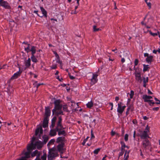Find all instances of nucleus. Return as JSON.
<instances>
[{
  "label": "nucleus",
  "mask_w": 160,
  "mask_h": 160,
  "mask_svg": "<svg viewBox=\"0 0 160 160\" xmlns=\"http://www.w3.org/2000/svg\"><path fill=\"white\" fill-rule=\"evenodd\" d=\"M57 68V66L56 65H52L51 67V68L52 69H55L56 68Z\"/></svg>",
  "instance_id": "37998d69"
},
{
  "label": "nucleus",
  "mask_w": 160,
  "mask_h": 160,
  "mask_svg": "<svg viewBox=\"0 0 160 160\" xmlns=\"http://www.w3.org/2000/svg\"><path fill=\"white\" fill-rule=\"evenodd\" d=\"M60 141H57V143H58L57 148L59 152L61 153H63L65 151V148H64V143L62 142H60Z\"/></svg>",
  "instance_id": "423d86ee"
},
{
  "label": "nucleus",
  "mask_w": 160,
  "mask_h": 160,
  "mask_svg": "<svg viewBox=\"0 0 160 160\" xmlns=\"http://www.w3.org/2000/svg\"><path fill=\"white\" fill-rule=\"evenodd\" d=\"M153 60V57L152 56L150 55L148 57H147L146 58V62L149 64H151Z\"/></svg>",
  "instance_id": "5701e85b"
},
{
  "label": "nucleus",
  "mask_w": 160,
  "mask_h": 160,
  "mask_svg": "<svg viewBox=\"0 0 160 160\" xmlns=\"http://www.w3.org/2000/svg\"><path fill=\"white\" fill-rule=\"evenodd\" d=\"M143 99L144 100V102H148L149 103V102L151 101V100H149L148 96L147 95H143L142 97Z\"/></svg>",
  "instance_id": "393cba45"
},
{
  "label": "nucleus",
  "mask_w": 160,
  "mask_h": 160,
  "mask_svg": "<svg viewBox=\"0 0 160 160\" xmlns=\"http://www.w3.org/2000/svg\"><path fill=\"white\" fill-rule=\"evenodd\" d=\"M133 69H134V70L135 71V72L134 73L138 72V71H137V68H135V66L134 67Z\"/></svg>",
  "instance_id": "680f3d73"
},
{
  "label": "nucleus",
  "mask_w": 160,
  "mask_h": 160,
  "mask_svg": "<svg viewBox=\"0 0 160 160\" xmlns=\"http://www.w3.org/2000/svg\"><path fill=\"white\" fill-rule=\"evenodd\" d=\"M94 138V136L93 134L92 133V131H91V139H93Z\"/></svg>",
  "instance_id": "5fc2aeb1"
},
{
  "label": "nucleus",
  "mask_w": 160,
  "mask_h": 160,
  "mask_svg": "<svg viewBox=\"0 0 160 160\" xmlns=\"http://www.w3.org/2000/svg\"><path fill=\"white\" fill-rule=\"evenodd\" d=\"M72 112H76L78 111V110L76 108H75V109H74V108H72Z\"/></svg>",
  "instance_id": "864d4df0"
},
{
  "label": "nucleus",
  "mask_w": 160,
  "mask_h": 160,
  "mask_svg": "<svg viewBox=\"0 0 160 160\" xmlns=\"http://www.w3.org/2000/svg\"><path fill=\"white\" fill-rule=\"evenodd\" d=\"M118 107L117 108V111L118 113L121 114H122L124 110H123L122 106L120 103H118Z\"/></svg>",
  "instance_id": "a211bd4d"
},
{
  "label": "nucleus",
  "mask_w": 160,
  "mask_h": 160,
  "mask_svg": "<svg viewBox=\"0 0 160 160\" xmlns=\"http://www.w3.org/2000/svg\"><path fill=\"white\" fill-rule=\"evenodd\" d=\"M41 152H38V150H35L31 154V156L32 157H33L35 156H37V157H39L41 154Z\"/></svg>",
  "instance_id": "aec40b11"
},
{
  "label": "nucleus",
  "mask_w": 160,
  "mask_h": 160,
  "mask_svg": "<svg viewBox=\"0 0 160 160\" xmlns=\"http://www.w3.org/2000/svg\"><path fill=\"white\" fill-rule=\"evenodd\" d=\"M136 80L138 82L141 83L142 79L141 77L140 72L134 73Z\"/></svg>",
  "instance_id": "9b49d317"
},
{
  "label": "nucleus",
  "mask_w": 160,
  "mask_h": 160,
  "mask_svg": "<svg viewBox=\"0 0 160 160\" xmlns=\"http://www.w3.org/2000/svg\"><path fill=\"white\" fill-rule=\"evenodd\" d=\"M148 132L146 130H144L142 133L141 137L142 139H147L149 138Z\"/></svg>",
  "instance_id": "ddd939ff"
},
{
  "label": "nucleus",
  "mask_w": 160,
  "mask_h": 160,
  "mask_svg": "<svg viewBox=\"0 0 160 160\" xmlns=\"http://www.w3.org/2000/svg\"><path fill=\"white\" fill-rule=\"evenodd\" d=\"M38 11H37V10L34 11V12H33L34 13L37 14L38 15V16L39 17H40V16H41L39 15L38 14Z\"/></svg>",
  "instance_id": "8fccbe9b"
},
{
  "label": "nucleus",
  "mask_w": 160,
  "mask_h": 160,
  "mask_svg": "<svg viewBox=\"0 0 160 160\" xmlns=\"http://www.w3.org/2000/svg\"><path fill=\"white\" fill-rule=\"evenodd\" d=\"M119 100V98L118 97H116L115 98V101L117 102L118 100Z\"/></svg>",
  "instance_id": "0e129e2a"
},
{
  "label": "nucleus",
  "mask_w": 160,
  "mask_h": 160,
  "mask_svg": "<svg viewBox=\"0 0 160 160\" xmlns=\"http://www.w3.org/2000/svg\"><path fill=\"white\" fill-rule=\"evenodd\" d=\"M157 52V50H153L152 51V52L154 54H156Z\"/></svg>",
  "instance_id": "774afa93"
},
{
  "label": "nucleus",
  "mask_w": 160,
  "mask_h": 160,
  "mask_svg": "<svg viewBox=\"0 0 160 160\" xmlns=\"http://www.w3.org/2000/svg\"><path fill=\"white\" fill-rule=\"evenodd\" d=\"M98 75L97 74H93L92 75V77L91 78V84L93 85L95 84L98 81L97 77Z\"/></svg>",
  "instance_id": "1a4fd4ad"
},
{
  "label": "nucleus",
  "mask_w": 160,
  "mask_h": 160,
  "mask_svg": "<svg viewBox=\"0 0 160 160\" xmlns=\"http://www.w3.org/2000/svg\"><path fill=\"white\" fill-rule=\"evenodd\" d=\"M143 72H145L146 71H149V69L150 68L149 66L148 65L143 64Z\"/></svg>",
  "instance_id": "a878e982"
},
{
  "label": "nucleus",
  "mask_w": 160,
  "mask_h": 160,
  "mask_svg": "<svg viewBox=\"0 0 160 160\" xmlns=\"http://www.w3.org/2000/svg\"><path fill=\"white\" fill-rule=\"evenodd\" d=\"M19 70L16 72L14 73L11 78V80H12L18 78L20 77L22 71L20 70V67H19Z\"/></svg>",
  "instance_id": "6e6552de"
},
{
  "label": "nucleus",
  "mask_w": 160,
  "mask_h": 160,
  "mask_svg": "<svg viewBox=\"0 0 160 160\" xmlns=\"http://www.w3.org/2000/svg\"><path fill=\"white\" fill-rule=\"evenodd\" d=\"M138 63V59H135L134 61L135 66H137Z\"/></svg>",
  "instance_id": "ea45409f"
},
{
  "label": "nucleus",
  "mask_w": 160,
  "mask_h": 160,
  "mask_svg": "<svg viewBox=\"0 0 160 160\" xmlns=\"http://www.w3.org/2000/svg\"><path fill=\"white\" fill-rule=\"evenodd\" d=\"M121 143L122 145V146H121V151H122L119 153V156H122L123 155V153H124V151L125 150L124 149V148H127L128 149H129V147H128V146H126L125 144L123 141H121Z\"/></svg>",
  "instance_id": "9d476101"
},
{
  "label": "nucleus",
  "mask_w": 160,
  "mask_h": 160,
  "mask_svg": "<svg viewBox=\"0 0 160 160\" xmlns=\"http://www.w3.org/2000/svg\"><path fill=\"white\" fill-rule=\"evenodd\" d=\"M151 101L149 102L148 103L151 106H153L154 104H155V102H153V100H151Z\"/></svg>",
  "instance_id": "f704fd0d"
},
{
  "label": "nucleus",
  "mask_w": 160,
  "mask_h": 160,
  "mask_svg": "<svg viewBox=\"0 0 160 160\" xmlns=\"http://www.w3.org/2000/svg\"><path fill=\"white\" fill-rule=\"evenodd\" d=\"M61 101L60 99H55L54 102V108L52 110V115H54L56 116H59V115H64L63 112L62 110L64 111L69 112L68 109V107L67 105L65 104L62 105L61 104Z\"/></svg>",
  "instance_id": "f03ea898"
},
{
  "label": "nucleus",
  "mask_w": 160,
  "mask_h": 160,
  "mask_svg": "<svg viewBox=\"0 0 160 160\" xmlns=\"http://www.w3.org/2000/svg\"><path fill=\"white\" fill-rule=\"evenodd\" d=\"M101 150L100 148H98L95 150L93 151V153L95 154H97L98 152L100 151Z\"/></svg>",
  "instance_id": "2f4dec72"
},
{
  "label": "nucleus",
  "mask_w": 160,
  "mask_h": 160,
  "mask_svg": "<svg viewBox=\"0 0 160 160\" xmlns=\"http://www.w3.org/2000/svg\"><path fill=\"white\" fill-rule=\"evenodd\" d=\"M142 81L143 83V87L146 88L147 85L146 83H148V78L147 77L145 78L144 77H143Z\"/></svg>",
  "instance_id": "6ab92c4d"
},
{
  "label": "nucleus",
  "mask_w": 160,
  "mask_h": 160,
  "mask_svg": "<svg viewBox=\"0 0 160 160\" xmlns=\"http://www.w3.org/2000/svg\"><path fill=\"white\" fill-rule=\"evenodd\" d=\"M144 57H147H147H149L150 55H149V54L148 53H144Z\"/></svg>",
  "instance_id": "de8ad7c7"
},
{
  "label": "nucleus",
  "mask_w": 160,
  "mask_h": 160,
  "mask_svg": "<svg viewBox=\"0 0 160 160\" xmlns=\"http://www.w3.org/2000/svg\"><path fill=\"white\" fill-rule=\"evenodd\" d=\"M35 141H32L30 144L28 145L27 146L28 152H25L24 155V156L21 157L22 158H23V160L24 159H27L30 157V153L33 149L36 148L39 149L41 148L42 146V144L40 141L35 142Z\"/></svg>",
  "instance_id": "7ed1b4c3"
},
{
  "label": "nucleus",
  "mask_w": 160,
  "mask_h": 160,
  "mask_svg": "<svg viewBox=\"0 0 160 160\" xmlns=\"http://www.w3.org/2000/svg\"><path fill=\"white\" fill-rule=\"evenodd\" d=\"M51 112L50 109L49 107H45V117L44 118H48L50 116Z\"/></svg>",
  "instance_id": "f8f14e48"
},
{
  "label": "nucleus",
  "mask_w": 160,
  "mask_h": 160,
  "mask_svg": "<svg viewBox=\"0 0 160 160\" xmlns=\"http://www.w3.org/2000/svg\"><path fill=\"white\" fill-rule=\"evenodd\" d=\"M88 141H84L82 143V144L83 145H86L85 144L86 143V142H88Z\"/></svg>",
  "instance_id": "bf43d9fd"
},
{
  "label": "nucleus",
  "mask_w": 160,
  "mask_h": 160,
  "mask_svg": "<svg viewBox=\"0 0 160 160\" xmlns=\"http://www.w3.org/2000/svg\"><path fill=\"white\" fill-rule=\"evenodd\" d=\"M121 61L122 63H123L125 62V59L124 58H122L121 59Z\"/></svg>",
  "instance_id": "338daca9"
},
{
  "label": "nucleus",
  "mask_w": 160,
  "mask_h": 160,
  "mask_svg": "<svg viewBox=\"0 0 160 160\" xmlns=\"http://www.w3.org/2000/svg\"><path fill=\"white\" fill-rule=\"evenodd\" d=\"M93 31L95 32L98 31L100 30L99 28H97V26L96 25L93 26Z\"/></svg>",
  "instance_id": "7c9ffc66"
},
{
  "label": "nucleus",
  "mask_w": 160,
  "mask_h": 160,
  "mask_svg": "<svg viewBox=\"0 0 160 160\" xmlns=\"http://www.w3.org/2000/svg\"><path fill=\"white\" fill-rule=\"evenodd\" d=\"M128 135L127 134H126L124 136L125 140H128Z\"/></svg>",
  "instance_id": "79ce46f5"
},
{
  "label": "nucleus",
  "mask_w": 160,
  "mask_h": 160,
  "mask_svg": "<svg viewBox=\"0 0 160 160\" xmlns=\"http://www.w3.org/2000/svg\"><path fill=\"white\" fill-rule=\"evenodd\" d=\"M57 120V118L56 116H54L52 119L51 124L50 125V128H53Z\"/></svg>",
  "instance_id": "2eb2a0df"
},
{
  "label": "nucleus",
  "mask_w": 160,
  "mask_h": 160,
  "mask_svg": "<svg viewBox=\"0 0 160 160\" xmlns=\"http://www.w3.org/2000/svg\"><path fill=\"white\" fill-rule=\"evenodd\" d=\"M131 101V98H128V101L127 103V105H128V104Z\"/></svg>",
  "instance_id": "69168bd1"
},
{
  "label": "nucleus",
  "mask_w": 160,
  "mask_h": 160,
  "mask_svg": "<svg viewBox=\"0 0 160 160\" xmlns=\"http://www.w3.org/2000/svg\"><path fill=\"white\" fill-rule=\"evenodd\" d=\"M134 95V92L132 90H131L130 91V98L132 99Z\"/></svg>",
  "instance_id": "72a5a7b5"
},
{
  "label": "nucleus",
  "mask_w": 160,
  "mask_h": 160,
  "mask_svg": "<svg viewBox=\"0 0 160 160\" xmlns=\"http://www.w3.org/2000/svg\"><path fill=\"white\" fill-rule=\"evenodd\" d=\"M149 127L148 126V125H147L146 128L145 129V130H146L147 131V132H148L149 131Z\"/></svg>",
  "instance_id": "09e8293b"
},
{
  "label": "nucleus",
  "mask_w": 160,
  "mask_h": 160,
  "mask_svg": "<svg viewBox=\"0 0 160 160\" xmlns=\"http://www.w3.org/2000/svg\"><path fill=\"white\" fill-rule=\"evenodd\" d=\"M0 6L4 8L5 9L9 10L11 9V7L9 4L6 1L0 3Z\"/></svg>",
  "instance_id": "0eeeda50"
},
{
  "label": "nucleus",
  "mask_w": 160,
  "mask_h": 160,
  "mask_svg": "<svg viewBox=\"0 0 160 160\" xmlns=\"http://www.w3.org/2000/svg\"><path fill=\"white\" fill-rule=\"evenodd\" d=\"M143 145L144 147H146L150 145V143L149 141H143Z\"/></svg>",
  "instance_id": "c756f323"
},
{
  "label": "nucleus",
  "mask_w": 160,
  "mask_h": 160,
  "mask_svg": "<svg viewBox=\"0 0 160 160\" xmlns=\"http://www.w3.org/2000/svg\"><path fill=\"white\" fill-rule=\"evenodd\" d=\"M133 107L132 105L131 104L128 106V108L127 109V110L126 112V115L127 116L129 114V111L130 110H131V112H132L133 111Z\"/></svg>",
  "instance_id": "f3484780"
},
{
  "label": "nucleus",
  "mask_w": 160,
  "mask_h": 160,
  "mask_svg": "<svg viewBox=\"0 0 160 160\" xmlns=\"http://www.w3.org/2000/svg\"><path fill=\"white\" fill-rule=\"evenodd\" d=\"M51 128L49 135H48V136H49V138H50V136L53 137L55 136L56 135V132H57V131H56V127L55 129H53V128Z\"/></svg>",
  "instance_id": "4468645a"
},
{
  "label": "nucleus",
  "mask_w": 160,
  "mask_h": 160,
  "mask_svg": "<svg viewBox=\"0 0 160 160\" xmlns=\"http://www.w3.org/2000/svg\"><path fill=\"white\" fill-rule=\"evenodd\" d=\"M27 45L28 46L26 48H25L24 49L25 51L26 52L28 53L30 52V50L31 49V46H32V45L29 44H28Z\"/></svg>",
  "instance_id": "c85d7f7f"
},
{
  "label": "nucleus",
  "mask_w": 160,
  "mask_h": 160,
  "mask_svg": "<svg viewBox=\"0 0 160 160\" xmlns=\"http://www.w3.org/2000/svg\"><path fill=\"white\" fill-rule=\"evenodd\" d=\"M44 84L43 83H39L36 85V87L37 88V89L38 88V87L40 86L41 85H43Z\"/></svg>",
  "instance_id": "49530a36"
},
{
  "label": "nucleus",
  "mask_w": 160,
  "mask_h": 160,
  "mask_svg": "<svg viewBox=\"0 0 160 160\" xmlns=\"http://www.w3.org/2000/svg\"><path fill=\"white\" fill-rule=\"evenodd\" d=\"M6 66V65H4L2 66H0V69L5 68V67Z\"/></svg>",
  "instance_id": "603ef678"
},
{
  "label": "nucleus",
  "mask_w": 160,
  "mask_h": 160,
  "mask_svg": "<svg viewBox=\"0 0 160 160\" xmlns=\"http://www.w3.org/2000/svg\"><path fill=\"white\" fill-rule=\"evenodd\" d=\"M86 144L88 146H90L91 144V143L90 142H86Z\"/></svg>",
  "instance_id": "052dcab7"
},
{
  "label": "nucleus",
  "mask_w": 160,
  "mask_h": 160,
  "mask_svg": "<svg viewBox=\"0 0 160 160\" xmlns=\"http://www.w3.org/2000/svg\"><path fill=\"white\" fill-rule=\"evenodd\" d=\"M56 62L60 64H62V61L60 60V59L59 58V56L58 57V58H56Z\"/></svg>",
  "instance_id": "c9c22d12"
},
{
  "label": "nucleus",
  "mask_w": 160,
  "mask_h": 160,
  "mask_svg": "<svg viewBox=\"0 0 160 160\" xmlns=\"http://www.w3.org/2000/svg\"><path fill=\"white\" fill-rule=\"evenodd\" d=\"M57 155V151L54 148H52L49 151L48 160H53Z\"/></svg>",
  "instance_id": "39448f33"
},
{
  "label": "nucleus",
  "mask_w": 160,
  "mask_h": 160,
  "mask_svg": "<svg viewBox=\"0 0 160 160\" xmlns=\"http://www.w3.org/2000/svg\"><path fill=\"white\" fill-rule=\"evenodd\" d=\"M69 77L70 79L71 80H73L75 78V77L70 74H69Z\"/></svg>",
  "instance_id": "a18cd8bd"
},
{
  "label": "nucleus",
  "mask_w": 160,
  "mask_h": 160,
  "mask_svg": "<svg viewBox=\"0 0 160 160\" xmlns=\"http://www.w3.org/2000/svg\"><path fill=\"white\" fill-rule=\"evenodd\" d=\"M56 79H58V80H59V81H61L62 80H63L62 78H61V79H60L59 78V76H57V77H56Z\"/></svg>",
  "instance_id": "13d9d810"
},
{
  "label": "nucleus",
  "mask_w": 160,
  "mask_h": 160,
  "mask_svg": "<svg viewBox=\"0 0 160 160\" xmlns=\"http://www.w3.org/2000/svg\"><path fill=\"white\" fill-rule=\"evenodd\" d=\"M38 57V56H36L34 54H32L31 55V58L32 62L35 63H37L38 61L37 59Z\"/></svg>",
  "instance_id": "4be33fe9"
},
{
  "label": "nucleus",
  "mask_w": 160,
  "mask_h": 160,
  "mask_svg": "<svg viewBox=\"0 0 160 160\" xmlns=\"http://www.w3.org/2000/svg\"><path fill=\"white\" fill-rule=\"evenodd\" d=\"M159 107H155L152 108V110L153 111H158L159 109Z\"/></svg>",
  "instance_id": "a19ab883"
},
{
  "label": "nucleus",
  "mask_w": 160,
  "mask_h": 160,
  "mask_svg": "<svg viewBox=\"0 0 160 160\" xmlns=\"http://www.w3.org/2000/svg\"><path fill=\"white\" fill-rule=\"evenodd\" d=\"M54 54H55V57L56 58H58V57L59 56L57 53L55 52H53Z\"/></svg>",
  "instance_id": "c03bdc74"
},
{
  "label": "nucleus",
  "mask_w": 160,
  "mask_h": 160,
  "mask_svg": "<svg viewBox=\"0 0 160 160\" xmlns=\"http://www.w3.org/2000/svg\"><path fill=\"white\" fill-rule=\"evenodd\" d=\"M55 141H50L49 142L48 144V146H49L50 144H54V142Z\"/></svg>",
  "instance_id": "58836bf2"
},
{
  "label": "nucleus",
  "mask_w": 160,
  "mask_h": 160,
  "mask_svg": "<svg viewBox=\"0 0 160 160\" xmlns=\"http://www.w3.org/2000/svg\"><path fill=\"white\" fill-rule=\"evenodd\" d=\"M143 119L144 120H147L148 119V118L146 116H144L143 117Z\"/></svg>",
  "instance_id": "e2e57ef3"
},
{
  "label": "nucleus",
  "mask_w": 160,
  "mask_h": 160,
  "mask_svg": "<svg viewBox=\"0 0 160 160\" xmlns=\"http://www.w3.org/2000/svg\"><path fill=\"white\" fill-rule=\"evenodd\" d=\"M36 47L32 45L31 46V49L30 52H31V55L35 54L36 52Z\"/></svg>",
  "instance_id": "b1692460"
},
{
  "label": "nucleus",
  "mask_w": 160,
  "mask_h": 160,
  "mask_svg": "<svg viewBox=\"0 0 160 160\" xmlns=\"http://www.w3.org/2000/svg\"><path fill=\"white\" fill-rule=\"evenodd\" d=\"M129 151L126 150L125 153L124 155V159L123 160H128L129 158Z\"/></svg>",
  "instance_id": "bb28decb"
},
{
  "label": "nucleus",
  "mask_w": 160,
  "mask_h": 160,
  "mask_svg": "<svg viewBox=\"0 0 160 160\" xmlns=\"http://www.w3.org/2000/svg\"><path fill=\"white\" fill-rule=\"evenodd\" d=\"M47 155L44 153L43 155L41 157V159L42 160H46Z\"/></svg>",
  "instance_id": "e433bc0d"
},
{
  "label": "nucleus",
  "mask_w": 160,
  "mask_h": 160,
  "mask_svg": "<svg viewBox=\"0 0 160 160\" xmlns=\"http://www.w3.org/2000/svg\"><path fill=\"white\" fill-rule=\"evenodd\" d=\"M62 117H59L58 121L56 124V130L57 132H58V134L59 136H65L66 134L65 131L63 130L64 128L62 124Z\"/></svg>",
  "instance_id": "20e7f679"
},
{
  "label": "nucleus",
  "mask_w": 160,
  "mask_h": 160,
  "mask_svg": "<svg viewBox=\"0 0 160 160\" xmlns=\"http://www.w3.org/2000/svg\"><path fill=\"white\" fill-rule=\"evenodd\" d=\"M149 32L150 34L152 35L153 36H157L158 34V32L157 33H153L151 31H148Z\"/></svg>",
  "instance_id": "473e14b6"
},
{
  "label": "nucleus",
  "mask_w": 160,
  "mask_h": 160,
  "mask_svg": "<svg viewBox=\"0 0 160 160\" xmlns=\"http://www.w3.org/2000/svg\"><path fill=\"white\" fill-rule=\"evenodd\" d=\"M116 134V132H114V131H112L111 132V134L112 135V136H114V135H115Z\"/></svg>",
  "instance_id": "3c124183"
},
{
  "label": "nucleus",
  "mask_w": 160,
  "mask_h": 160,
  "mask_svg": "<svg viewBox=\"0 0 160 160\" xmlns=\"http://www.w3.org/2000/svg\"><path fill=\"white\" fill-rule=\"evenodd\" d=\"M132 122L134 124H136V123H137V121L136 119H133L132 120Z\"/></svg>",
  "instance_id": "6e6d98bb"
},
{
  "label": "nucleus",
  "mask_w": 160,
  "mask_h": 160,
  "mask_svg": "<svg viewBox=\"0 0 160 160\" xmlns=\"http://www.w3.org/2000/svg\"><path fill=\"white\" fill-rule=\"evenodd\" d=\"M25 66L26 68H29L31 65V59L29 58L28 60H25L24 62Z\"/></svg>",
  "instance_id": "412c9836"
},
{
  "label": "nucleus",
  "mask_w": 160,
  "mask_h": 160,
  "mask_svg": "<svg viewBox=\"0 0 160 160\" xmlns=\"http://www.w3.org/2000/svg\"><path fill=\"white\" fill-rule=\"evenodd\" d=\"M87 107L89 108H91L93 106V103L92 101L89 102L86 104Z\"/></svg>",
  "instance_id": "cd10ccee"
},
{
  "label": "nucleus",
  "mask_w": 160,
  "mask_h": 160,
  "mask_svg": "<svg viewBox=\"0 0 160 160\" xmlns=\"http://www.w3.org/2000/svg\"><path fill=\"white\" fill-rule=\"evenodd\" d=\"M40 10L42 12V13L43 14L42 16H41L40 17L42 18L43 16H44L46 18L47 17V12L44 9L43 7H40Z\"/></svg>",
  "instance_id": "dca6fc26"
},
{
  "label": "nucleus",
  "mask_w": 160,
  "mask_h": 160,
  "mask_svg": "<svg viewBox=\"0 0 160 160\" xmlns=\"http://www.w3.org/2000/svg\"><path fill=\"white\" fill-rule=\"evenodd\" d=\"M48 118H44L43 121L42 125H39L37 126L36 129L35 131V133L32 138V140H38L41 139L42 140H48L49 136L46 134L43 135V130L42 127L44 128L48 127Z\"/></svg>",
  "instance_id": "f257e3e1"
},
{
  "label": "nucleus",
  "mask_w": 160,
  "mask_h": 160,
  "mask_svg": "<svg viewBox=\"0 0 160 160\" xmlns=\"http://www.w3.org/2000/svg\"><path fill=\"white\" fill-rule=\"evenodd\" d=\"M148 0H145V1L146 2V3H147V5L148 7H151V3L150 2H148Z\"/></svg>",
  "instance_id": "4c0bfd02"
},
{
  "label": "nucleus",
  "mask_w": 160,
  "mask_h": 160,
  "mask_svg": "<svg viewBox=\"0 0 160 160\" xmlns=\"http://www.w3.org/2000/svg\"><path fill=\"white\" fill-rule=\"evenodd\" d=\"M148 93L149 94L152 95V93L151 91L149 89H148Z\"/></svg>",
  "instance_id": "4d7b16f0"
}]
</instances>
